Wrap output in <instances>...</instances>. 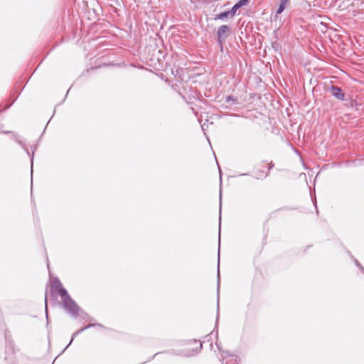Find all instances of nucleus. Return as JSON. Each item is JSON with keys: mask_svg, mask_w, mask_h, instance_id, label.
<instances>
[{"mask_svg": "<svg viewBox=\"0 0 364 364\" xmlns=\"http://www.w3.org/2000/svg\"><path fill=\"white\" fill-rule=\"evenodd\" d=\"M331 92L332 95H333L334 97H336V98H338L339 100H343L344 97V94L343 93L341 89L339 87H334V86L331 87Z\"/></svg>", "mask_w": 364, "mask_h": 364, "instance_id": "nucleus-4", "label": "nucleus"}, {"mask_svg": "<svg viewBox=\"0 0 364 364\" xmlns=\"http://www.w3.org/2000/svg\"><path fill=\"white\" fill-rule=\"evenodd\" d=\"M230 100H232V98H231V97L229 96L227 97V102H228Z\"/></svg>", "mask_w": 364, "mask_h": 364, "instance_id": "nucleus-10", "label": "nucleus"}, {"mask_svg": "<svg viewBox=\"0 0 364 364\" xmlns=\"http://www.w3.org/2000/svg\"><path fill=\"white\" fill-rule=\"evenodd\" d=\"M59 294L64 299L70 298L69 296L68 295L66 290H65L64 289H60L59 291Z\"/></svg>", "mask_w": 364, "mask_h": 364, "instance_id": "nucleus-8", "label": "nucleus"}, {"mask_svg": "<svg viewBox=\"0 0 364 364\" xmlns=\"http://www.w3.org/2000/svg\"><path fill=\"white\" fill-rule=\"evenodd\" d=\"M229 16H230V13L228 11L223 12V13L218 14L215 18L216 19H223L225 18L228 17Z\"/></svg>", "mask_w": 364, "mask_h": 364, "instance_id": "nucleus-7", "label": "nucleus"}, {"mask_svg": "<svg viewBox=\"0 0 364 364\" xmlns=\"http://www.w3.org/2000/svg\"><path fill=\"white\" fill-rule=\"evenodd\" d=\"M241 7H242V6H241L240 4H239L238 3H236V4L233 6V7L231 9V10H230V11H230V17H231V18H232V17L235 15V14H236L237 11L240 8H241Z\"/></svg>", "mask_w": 364, "mask_h": 364, "instance_id": "nucleus-6", "label": "nucleus"}, {"mask_svg": "<svg viewBox=\"0 0 364 364\" xmlns=\"http://www.w3.org/2000/svg\"><path fill=\"white\" fill-rule=\"evenodd\" d=\"M248 2L249 0H239L237 3L242 6L247 5Z\"/></svg>", "mask_w": 364, "mask_h": 364, "instance_id": "nucleus-9", "label": "nucleus"}, {"mask_svg": "<svg viewBox=\"0 0 364 364\" xmlns=\"http://www.w3.org/2000/svg\"><path fill=\"white\" fill-rule=\"evenodd\" d=\"M289 2V0H281L279 6L277 11V14H280L285 9L287 5Z\"/></svg>", "mask_w": 364, "mask_h": 364, "instance_id": "nucleus-5", "label": "nucleus"}, {"mask_svg": "<svg viewBox=\"0 0 364 364\" xmlns=\"http://www.w3.org/2000/svg\"><path fill=\"white\" fill-rule=\"evenodd\" d=\"M230 32V28L228 26L223 25L221 26L218 31V38H225L227 37V34Z\"/></svg>", "mask_w": 364, "mask_h": 364, "instance_id": "nucleus-3", "label": "nucleus"}, {"mask_svg": "<svg viewBox=\"0 0 364 364\" xmlns=\"http://www.w3.org/2000/svg\"><path fill=\"white\" fill-rule=\"evenodd\" d=\"M65 307L68 309L72 314H76L78 313L80 308L76 304L70 299L68 298L63 300Z\"/></svg>", "mask_w": 364, "mask_h": 364, "instance_id": "nucleus-2", "label": "nucleus"}, {"mask_svg": "<svg viewBox=\"0 0 364 364\" xmlns=\"http://www.w3.org/2000/svg\"><path fill=\"white\" fill-rule=\"evenodd\" d=\"M355 264L357 266L360 267V264L358 262V261H355Z\"/></svg>", "mask_w": 364, "mask_h": 364, "instance_id": "nucleus-11", "label": "nucleus"}, {"mask_svg": "<svg viewBox=\"0 0 364 364\" xmlns=\"http://www.w3.org/2000/svg\"><path fill=\"white\" fill-rule=\"evenodd\" d=\"M203 344L198 340H190L185 344V350L188 355H193L195 353L200 352L202 350Z\"/></svg>", "mask_w": 364, "mask_h": 364, "instance_id": "nucleus-1", "label": "nucleus"}]
</instances>
